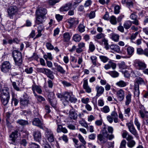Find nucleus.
<instances>
[{
    "mask_svg": "<svg viewBox=\"0 0 148 148\" xmlns=\"http://www.w3.org/2000/svg\"><path fill=\"white\" fill-rule=\"evenodd\" d=\"M97 137L98 140L102 143H105L107 140V138H106L107 137V136L106 134L103 136L101 134H99L98 135Z\"/></svg>",
    "mask_w": 148,
    "mask_h": 148,
    "instance_id": "22",
    "label": "nucleus"
},
{
    "mask_svg": "<svg viewBox=\"0 0 148 148\" xmlns=\"http://www.w3.org/2000/svg\"><path fill=\"white\" fill-rule=\"evenodd\" d=\"M104 67L106 70L109 69L111 67L114 70L116 67V64L111 61H110L108 64L105 65Z\"/></svg>",
    "mask_w": 148,
    "mask_h": 148,
    "instance_id": "19",
    "label": "nucleus"
},
{
    "mask_svg": "<svg viewBox=\"0 0 148 148\" xmlns=\"http://www.w3.org/2000/svg\"><path fill=\"white\" fill-rule=\"evenodd\" d=\"M74 18H70L69 19L68 21V25H69V27H71L73 25H74Z\"/></svg>",
    "mask_w": 148,
    "mask_h": 148,
    "instance_id": "52",
    "label": "nucleus"
},
{
    "mask_svg": "<svg viewBox=\"0 0 148 148\" xmlns=\"http://www.w3.org/2000/svg\"><path fill=\"white\" fill-rule=\"evenodd\" d=\"M79 31L82 33L85 31V26L82 24H80L78 27Z\"/></svg>",
    "mask_w": 148,
    "mask_h": 148,
    "instance_id": "51",
    "label": "nucleus"
},
{
    "mask_svg": "<svg viewBox=\"0 0 148 148\" xmlns=\"http://www.w3.org/2000/svg\"><path fill=\"white\" fill-rule=\"evenodd\" d=\"M118 66L119 69H125L127 68V66L125 64V63L124 62H122L118 64Z\"/></svg>",
    "mask_w": 148,
    "mask_h": 148,
    "instance_id": "45",
    "label": "nucleus"
},
{
    "mask_svg": "<svg viewBox=\"0 0 148 148\" xmlns=\"http://www.w3.org/2000/svg\"><path fill=\"white\" fill-rule=\"evenodd\" d=\"M45 136L47 140L50 143L54 141V137L53 133L49 129H47L45 132Z\"/></svg>",
    "mask_w": 148,
    "mask_h": 148,
    "instance_id": "5",
    "label": "nucleus"
},
{
    "mask_svg": "<svg viewBox=\"0 0 148 148\" xmlns=\"http://www.w3.org/2000/svg\"><path fill=\"white\" fill-rule=\"evenodd\" d=\"M110 48L114 51L119 53L121 52V50L119 46L116 45L112 44L110 46Z\"/></svg>",
    "mask_w": 148,
    "mask_h": 148,
    "instance_id": "26",
    "label": "nucleus"
},
{
    "mask_svg": "<svg viewBox=\"0 0 148 148\" xmlns=\"http://www.w3.org/2000/svg\"><path fill=\"white\" fill-rule=\"evenodd\" d=\"M119 36L116 34H113L111 35V39L114 41L118 42L119 40Z\"/></svg>",
    "mask_w": 148,
    "mask_h": 148,
    "instance_id": "37",
    "label": "nucleus"
},
{
    "mask_svg": "<svg viewBox=\"0 0 148 148\" xmlns=\"http://www.w3.org/2000/svg\"><path fill=\"white\" fill-rule=\"evenodd\" d=\"M135 66L139 69L143 70L146 67V64L143 62L140 61H137L135 63Z\"/></svg>",
    "mask_w": 148,
    "mask_h": 148,
    "instance_id": "20",
    "label": "nucleus"
},
{
    "mask_svg": "<svg viewBox=\"0 0 148 148\" xmlns=\"http://www.w3.org/2000/svg\"><path fill=\"white\" fill-rule=\"evenodd\" d=\"M134 123L136 126L138 130H140V124L138 121V119L136 118H135L134 121Z\"/></svg>",
    "mask_w": 148,
    "mask_h": 148,
    "instance_id": "46",
    "label": "nucleus"
},
{
    "mask_svg": "<svg viewBox=\"0 0 148 148\" xmlns=\"http://www.w3.org/2000/svg\"><path fill=\"white\" fill-rule=\"evenodd\" d=\"M17 123L21 125H24L28 124V122L23 119L18 120L17 121Z\"/></svg>",
    "mask_w": 148,
    "mask_h": 148,
    "instance_id": "42",
    "label": "nucleus"
},
{
    "mask_svg": "<svg viewBox=\"0 0 148 148\" xmlns=\"http://www.w3.org/2000/svg\"><path fill=\"white\" fill-rule=\"evenodd\" d=\"M110 21L111 24L113 25H115L117 23L116 18L114 16L110 17Z\"/></svg>",
    "mask_w": 148,
    "mask_h": 148,
    "instance_id": "38",
    "label": "nucleus"
},
{
    "mask_svg": "<svg viewBox=\"0 0 148 148\" xmlns=\"http://www.w3.org/2000/svg\"><path fill=\"white\" fill-rule=\"evenodd\" d=\"M135 142L134 140H131L128 143L127 146L130 148H132L135 146Z\"/></svg>",
    "mask_w": 148,
    "mask_h": 148,
    "instance_id": "54",
    "label": "nucleus"
},
{
    "mask_svg": "<svg viewBox=\"0 0 148 148\" xmlns=\"http://www.w3.org/2000/svg\"><path fill=\"white\" fill-rule=\"evenodd\" d=\"M83 87L86 92L88 93L91 92V89L88 85L87 79H83Z\"/></svg>",
    "mask_w": 148,
    "mask_h": 148,
    "instance_id": "12",
    "label": "nucleus"
},
{
    "mask_svg": "<svg viewBox=\"0 0 148 148\" xmlns=\"http://www.w3.org/2000/svg\"><path fill=\"white\" fill-rule=\"evenodd\" d=\"M139 113L142 118H148V111L145 110V109L144 107H141V109L139 111Z\"/></svg>",
    "mask_w": 148,
    "mask_h": 148,
    "instance_id": "16",
    "label": "nucleus"
},
{
    "mask_svg": "<svg viewBox=\"0 0 148 148\" xmlns=\"http://www.w3.org/2000/svg\"><path fill=\"white\" fill-rule=\"evenodd\" d=\"M95 16V12L94 11H91L90 13L89 17L90 19H92L94 18Z\"/></svg>",
    "mask_w": 148,
    "mask_h": 148,
    "instance_id": "64",
    "label": "nucleus"
},
{
    "mask_svg": "<svg viewBox=\"0 0 148 148\" xmlns=\"http://www.w3.org/2000/svg\"><path fill=\"white\" fill-rule=\"evenodd\" d=\"M92 3V1L91 0H87L85 1L84 6L86 8L90 6Z\"/></svg>",
    "mask_w": 148,
    "mask_h": 148,
    "instance_id": "58",
    "label": "nucleus"
},
{
    "mask_svg": "<svg viewBox=\"0 0 148 148\" xmlns=\"http://www.w3.org/2000/svg\"><path fill=\"white\" fill-rule=\"evenodd\" d=\"M11 65L8 61L3 62L1 65V70L3 72L6 73L8 72L11 69Z\"/></svg>",
    "mask_w": 148,
    "mask_h": 148,
    "instance_id": "4",
    "label": "nucleus"
},
{
    "mask_svg": "<svg viewBox=\"0 0 148 148\" xmlns=\"http://www.w3.org/2000/svg\"><path fill=\"white\" fill-rule=\"evenodd\" d=\"M127 126L130 132L132 134L135 136L137 135V131L133 123L130 122L128 124Z\"/></svg>",
    "mask_w": 148,
    "mask_h": 148,
    "instance_id": "15",
    "label": "nucleus"
},
{
    "mask_svg": "<svg viewBox=\"0 0 148 148\" xmlns=\"http://www.w3.org/2000/svg\"><path fill=\"white\" fill-rule=\"evenodd\" d=\"M56 67V69L58 72L62 74H64L66 72L65 70L60 65H55Z\"/></svg>",
    "mask_w": 148,
    "mask_h": 148,
    "instance_id": "30",
    "label": "nucleus"
},
{
    "mask_svg": "<svg viewBox=\"0 0 148 148\" xmlns=\"http://www.w3.org/2000/svg\"><path fill=\"white\" fill-rule=\"evenodd\" d=\"M73 39L75 42H79L81 39V37L78 34H75L73 36Z\"/></svg>",
    "mask_w": 148,
    "mask_h": 148,
    "instance_id": "36",
    "label": "nucleus"
},
{
    "mask_svg": "<svg viewBox=\"0 0 148 148\" xmlns=\"http://www.w3.org/2000/svg\"><path fill=\"white\" fill-rule=\"evenodd\" d=\"M30 148H40L39 145L35 143H32L29 144Z\"/></svg>",
    "mask_w": 148,
    "mask_h": 148,
    "instance_id": "61",
    "label": "nucleus"
},
{
    "mask_svg": "<svg viewBox=\"0 0 148 148\" xmlns=\"http://www.w3.org/2000/svg\"><path fill=\"white\" fill-rule=\"evenodd\" d=\"M134 97L138 99L140 94L139 86L138 83H135L134 87Z\"/></svg>",
    "mask_w": 148,
    "mask_h": 148,
    "instance_id": "11",
    "label": "nucleus"
},
{
    "mask_svg": "<svg viewBox=\"0 0 148 148\" xmlns=\"http://www.w3.org/2000/svg\"><path fill=\"white\" fill-rule=\"evenodd\" d=\"M32 89L34 95V93H36L35 91H36L38 94H40L42 92V91L41 88L37 85H34L32 86Z\"/></svg>",
    "mask_w": 148,
    "mask_h": 148,
    "instance_id": "24",
    "label": "nucleus"
},
{
    "mask_svg": "<svg viewBox=\"0 0 148 148\" xmlns=\"http://www.w3.org/2000/svg\"><path fill=\"white\" fill-rule=\"evenodd\" d=\"M32 124L38 127L41 129L43 128V123L38 118H35L32 121Z\"/></svg>",
    "mask_w": 148,
    "mask_h": 148,
    "instance_id": "14",
    "label": "nucleus"
},
{
    "mask_svg": "<svg viewBox=\"0 0 148 148\" xmlns=\"http://www.w3.org/2000/svg\"><path fill=\"white\" fill-rule=\"evenodd\" d=\"M35 26H36L37 27L38 34L36 35L35 38L40 37L42 35L41 32L44 28V27L42 24H36Z\"/></svg>",
    "mask_w": 148,
    "mask_h": 148,
    "instance_id": "17",
    "label": "nucleus"
},
{
    "mask_svg": "<svg viewBox=\"0 0 148 148\" xmlns=\"http://www.w3.org/2000/svg\"><path fill=\"white\" fill-rule=\"evenodd\" d=\"M36 20L35 21L36 24H42V23L46 19L45 16H41L38 14H36Z\"/></svg>",
    "mask_w": 148,
    "mask_h": 148,
    "instance_id": "8",
    "label": "nucleus"
},
{
    "mask_svg": "<svg viewBox=\"0 0 148 148\" xmlns=\"http://www.w3.org/2000/svg\"><path fill=\"white\" fill-rule=\"evenodd\" d=\"M0 97L10 98L9 90L8 88L4 87L3 88Z\"/></svg>",
    "mask_w": 148,
    "mask_h": 148,
    "instance_id": "13",
    "label": "nucleus"
},
{
    "mask_svg": "<svg viewBox=\"0 0 148 148\" xmlns=\"http://www.w3.org/2000/svg\"><path fill=\"white\" fill-rule=\"evenodd\" d=\"M90 59L92 60V64L95 66L96 65L97 57L95 56H92L90 57Z\"/></svg>",
    "mask_w": 148,
    "mask_h": 148,
    "instance_id": "59",
    "label": "nucleus"
},
{
    "mask_svg": "<svg viewBox=\"0 0 148 148\" xmlns=\"http://www.w3.org/2000/svg\"><path fill=\"white\" fill-rule=\"evenodd\" d=\"M132 25V22L130 21H126L123 24V27L126 29H129Z\"/></svg>",
    "mask_w": 148,
    "mask_h": 148,
    "instance_id": "34",
    "label": "nucleus"
},
{
    "mask_svg": "<svg viewBox=\"0 0 148 148\" xmlns=\"http://www.w3.org/2000/svg\"><path fill=\"white\" fill-rule=\"evenodd\" d=\"M20 101L21 107L23 108L27 106L29 103V100L27 96L26 95H25L23 96V98L20 99Z\"/></svg>",
    "mask_w": 148,
    "mask_h": 148,
    "instance_id": "7",
    "label": "nucleus"
},
{
    "mask_svg": "<svg viewBox=\"0 0 148 148\" xmlns=\"http://www.w3.org/2000/svg\"><path fill=\"white\" fill-rule=\"evenodd\" d=\"M34 96L36 98L37 100L39 102H42L45 101V99L42 96L37 95L36 93H34Z\"/></svg>",
    "mask_w": 148,
    "mask_h": 148,
    "instance_id": "39",
    "label": "nucleus"
},
{
    "mask_svg": "<svg viewBox=\"0 0 148 148\" xmlns=\"http://www.w3.org/2000/svg\"><path fill=\"white\" fill-rule=\"evenodd\" d=\"M78 138L81 142L83 145H85L86 144V141L84 139L83 137L80 134H79L78 135Z\"/></svg>",
    "mask_w": 148,
    "mask_h": 148,
    "instance_id": "50",
    "label": "nucleus"
},
{
    "mask_svg": "<svg viewBox=\"0 0 148 148\" xmlns=\"http://www.w3.org/2000/svg\"><path fill=\"white\" fill-rule=\"evenodd\" d=\"M136 82L135 83H138V84H145V83L143 79L140 77H138L136 79Z\"/></svg>",
    "mask_w": 148,
    "mask_h": 148,
    "instance_id": "43",
    "label": "nucleus"
},
{
    "mask_svg": "<svg viewBox=\"0 0 148 148\" xmlns=\"http://www.w3.org/2000/svg\"><path fill=\"white\" fill-rule=\"evenodd\" d=\"M33 136L34 140L40 142L41 139V134L40 131L36 130L33 133Z\"/></svg>",
    "mask_w": 148,
    "mask_h": 148,
    "instance_id": "10",
    "label": "nucleus"
},
{
    "mask_svg": "<svg viewBox=\"0 0 148 148\" xmlns=\"http://www.w3.org/2000/svg\"><path fill=\"white\" fill-rule=\"evenodd\" d=\"M105 37V34L102 33L98 34L94 36V39L95 41L97 42L98 40L104 38Z\"/></svg>",
    "mask_w": 148,
    "mask_h": 148,
    "instance_id": "28",
    "label": "nucleus"
},
{
    "mask_svg": "<svg viewBox=\"0 0 148 148\" xmlns=\"http://www.w3.org/2000/svg\"><path fill=\"white\" fill-rule=\"evenodd\" d=\"M116 95L119 101H122L124 99L125 96L124 91L122 89H120L117 91Z\"/></svg>",
    "mask_w": 148,
    "mask_h": 148,
    "instance_id": "9",
    "label": "nucleus"
},
{
    "mask_svg": "<svg viewBox=\"0 0 148 148\" xmlns=\"http://www.w3.org/2000/svg\"><path fill=\"white\" fill-rule=\"evenodd\" d=\"M109 74L113 77H116L119 76V73L115 71H111L109 72Z\"/></svg>",
    "mask_w": 148,
    "mask_h": 148,
    "instance_id": "44",
    "label": "nucleus"
},
{
    "mask_svg": "<svg viewBox=\"0 0 148 148\" xmlns=\"http://www.w3.org/2000/svg\"><path fill=\"white\" fill-rule=\"evenodd\" d=\"M63 40L64 42H69L70 39L69 34L68 32L64 33L63 34Z\"/></svg>",
    "mask_w": 148,
    "mask_h": 148,
    "instance_id": "35",
    "label": "nucleus"
},
{
    "mask_svg": "<svg viewBox=\"0 0 148 148\" xmlns=\"http://www.w3.org/2000/svg\"><path fill=\"white\" fill-rule=\"evenodd\" d=\"M1 101L2 104L4 106H6L9 102L10 98L0 97Z\"/></svg>",
    "mask_w": 148,
    "mask_h": 148,
    "instance_id": "32",
    "label": "nucleus"
},
{
    "mask_svg": "<svg viewBox=\"0 0 148 148\" xmlns=\"http://www.w3.org/2000/svg\"><path fill=\"white\" fill-rule=\"evenodd\" d=\"M116 84L117 86L121 88H122L125 87L127 85L126 82L123 80H120L117 82Z\"/></svg>",
    "mask_w": 148,
    "mask_h": 148,
    "instance_id": "31",
    "label": "nucleus"
},
{
    "mask_svg": "<svg viewBox=\"0 0 148 148\" xmlns=\"http://www.w3.org/2000/svg\"><path fill=\"white\" fill-rule=\"evenodd\" d=\"M45 142L44 141H43L41 143L44 148H51L49 145L47 144L46 140H45Z\"/></svg>",
    "mask_w": 148,
    "mask_h": 148,
    "instance_id": "55",
    "label": "nucleus"
},
{
    "mask_svg": "<svg viewBox=\"0 0 148 148\" xmlns=\"http://www.w3.org/2000/svg\"><path fill=\"white\" fill-rule=\"evenodd\" d=\"M96 90L97 92L96 96L99 97L104 92V88L102 86H97L95 87Z\"/></svg>",
    "mask_w": 148,
    "mask_h": 148,
    "instance_id": "21",
    "label": "nucleus"
},
{
    "mask_svg": "<svg viewBox=\"0 0 148 148\" xmlns=\"http://www.w3.org/2000/svg\"><path fill=\"white\" fill-rule=\"evenodd\" d=\"M46 46L47 49L49 50H52L54 49L53 46L49 42L46 43Z\"/></svg>",
    "mask_w": 148,
    "mask_h": 148,
    "instance_id": "53",
    "label": "nucleus"
},
{
    "mask_svg": "<svg viewBox=\"0 0 148 148\" xmlns=\"http://www.w3.org/2000/svg\"><path fill=\"white\" fill-rule=\"evenodd\" d=\"M18 9L16 6L10 7L8 10L7 12L10 18H12L13 15L15 14L17 12Z\"/></svg>",
    "mask_w": 148,
    "mask_h": 148,
    "instance_id": "6",
    "label": "nucleus"
},
{
    "mask_svg": "<svg viewBox=\"0 0 148 148\" xmlns=\"http://www.w3.org/2000/svg\"><path fill=\"white\" fill-rule=\"evenodd\" d=\"M79 123L83 127L87 128L88 127V124L85 120L82 119L79 121Z\"/></svg>",
    "mask_w": 148,
    "mask_h": 148,
    "instance_id": "47",
    "label": "nucleus"
},
{
    "mask_svg": "<svg viewBox=\"0 0 148 148\" xmlns=\"http://www.w3.org/2000/svg\"><path fill=\"white\" fill-rule=\"evenodd\" d=\"M59 2V0H49L48 2L49 4L51 5H55L56 3Z\"/></svg>",
    "mask_w": 148,
    "mask_h": 148,
    "instance_id": "57",
    "label": "nucleus"
},
{
    "mask_svg": "<svg viewBox=\"0 0 148 148\" xmlns=\"http://www.w3.org/2000/svg\"><path fill=\"white\" fill-rule=\"evenodd\" d=\"M127 54L130 56L133 55L134 53V48L131 46L128 47L127 49Z\"/></svg>",
    "mask_w": 148,
    "mask_h": 148,
    "instance_id": "33",
    "label": "nucleus"
},
{
    "mask_svg": "<svg viewBox=\"0 0 148 148\" xmlns=\"http://www.w3.org/2000/svg\"><path fill=\"white\" fill-rule=\"evenodd\" d=\"M89 50L91 52H92L95 49V45L92 42H90L89 45Z\"/></svg>",
    "mask_w": 148,
    "mask_h": 148,
    "instance_id": "49",
    "label": "nucleus"
},
{
    "mask_svg": "<svg viewBox=\"0 0 148 148\" xmlns=\"http://www.w3.org/2000/svg\"><path fill=\"white\" fill-rule=\"evenodd\" d=\"M99 58L101 61L104 63L106 62L109 60L108 57L103 55L99 56Z\"/></svg>",
    "mask_w": 148,
    "mask_h": 148,
    "instance_id": "41",
    "label": "nucleus"
},
{
    "mask_svg": "<svg viewBox=\"0 0 148 148\" xmlns=\"http://www.w3.org/2000/svg\"><path fill=\"white\" fill-rule=\"evenodd\" d=\"M63 103L64 106L68 104L69 101L71 103H75L77 101V99L73 95L71 92H65L63 93Z\"/></svg>",
    "mask_w": 148,
    "mask_h": 148,
    "instance_id": "1",
    "label": "nucleus"
},
{
    "mask_svg": "<svg viewBox=\"0 0 148 148\" xmlns=\"http://www.w3.org/2000/svg\"><path fill=\"white\" fill-rule=\"evenodd\" d=\"M18 130H16L12 132L11 134L9 135V142L10 143L13 145H16V140L18 137Z\"/></svg>",
    "mask_w": 148,
    "mask_h": 148,
    "instance_id": "3",
    "label": "nucleus"
},
{
    "mask_svg": "<svg viewBox=\"0 0 148 148\" xmlns=\"http://www.w3.org/2000/svg\"><path fill=\"white\" fill-rule=\"evenodd\" d=\"M132 95L130 92L128 93L125 96L126 100L125 101V105L126 106L128 105L131 101Z\"/></svg>",
    "mask_w": 148,
    "mask_h": 148,
    "instance_id": "27",
    "label": "nucleus"
},
{
    "mask_svg": "<svg viewBox=\"0 0 148 148\" xmlns=\"http://www.w3.org/2000/svg\"><path fill=\"white\" fill-rule=\"evenodd\" d=\"M69 116L71 119L75 120L77 117V115L75 112L70 110L69 112Z\"/></svg>",
    "mask_w": 148,
    "mask_h": 148,
    "instance_id": "29",
    "label": "nucleus"
},
{
    "mask_svg": "<svg viewBox=\"0 0 148 148\" xmlns=\"http://www.w3.org/2000/svg\"><path fill=\"white\" fill-rule=\"evenodd\" d=\"M33 71V68L30 67L29 68H27L25 69L24 71L28 74L32 73Z\"/></svg>",
    "mask_w": 148,
    "mask_h": 148,
    "instance_id": "56",
    "label": "nucleus"
},
{
    "mask_svg": "<svg viewBox=\"0 0 148 148\" xmlns=\"http://www.w3.org/2000/svg\"><path fill=\"white\" fill-rule=\"evenodd\" d=\"M101 111L105 113H107L110 111V109L109 107L107 106H105L101 109Z\"/></svg>",
    "mask_w": 148,
    "mask_h": 148,
    "instance_id": "40",
    "label": "nucleus"
},
{
    "mask_svg": "<svg viewBox=\"0 0 148 148\" xmlns=\"http://www.w3.org/2000/svg\"><path fill=\"white\" fill-rule=\"evenodd\" d=\"M71 4L70 3L66 4L60 9V11L61 12L67 11L71 8Z\"/></svg>",
    "mask_w": 148,
    "mask_h": 148,
    "instance_id": "23",
    "label": "nucleus"
},
{
    "mask_svg": "<svg viewBox=\"0 0 148 148\" xmlns=\"http://www.w3.org/2000/svg\"><path fill=\"white\" fill-rule=\"evenodd\" d=\"M44 74H45L48 77L51 79H53L54 78L53 72L49 69H46Z\"/></svg>",
    "mask_w": 148,
    "mask_h": 148,
    "instance_id": "25",
    "label": "nucleus"
},
{
    "mask_svg": "<svg viewBox=\"0 0 148 148\" xmlns=\"http://www.w3.org/2000/svg\"><path fill=\"white\" fill-rule=\"evenodd\" d=\"M12 56L15 64L20 66L22 62V56L21 53L17 50H14L12 52Z\"/></svg>",
    "mask_w": 148,
    "mask_h": 148,
    "instance_id": "2",
    "label": "nucleus"
},
{
    "mask_svg": "<svg viewBox=\"0 0 148 148\" xmlns=\"http://www.w3.org/2000/svg\"><path fill=\"white\" fill-rule=\"evenodd\" d=\"M102 41L104 42V47L106 50H108L110 48V46L108 45V41L107 40L104 39Z\"/></svg>",
    "mask_w": 148,
    "mask_h": 148,
    "instance_id": "48",
    "label": "nucleus"
},
{
    "mask_svg": "<svg viewBox=\"0 0 148 148\" xmlns=\"http://www.w3.org/2000/svg\"><path fill=\"white\" fill-rule=\"evenodd\" d=\"M126 143V141L125 140H123L121 143L119 148H125Z\"/></svg>",
    "mask_w": 148,
    "mask_h": 148,
    "instance_id": "60",
    "label": "nucleus"
},
{
    "mask_svg": "<svg viewBox=\"0 0 148 148\" xmlns=\"http://www.w3.org/2000/svg\"><path fill=\"white\" fill-rule=\"evenodd\" d=\"M47 13V10L42 8H39L36 10V14H38L41 16H45Z\"/></svg>",
    "mask_w": 148,
    "mask_h": 148,
    "instance_id": "18",
    "label": "nucleus"
},
{
    "mask_svg": "<svg viewBox=\"0 0 148 148\" xmlns=\"http://www.w3.org/2000/svg\"><path fill=\"white\" fill-rule=\"evenodd\" d=\"M55 17L58 22L61 21L63 18V16L62 15H60L59 14H57L55 16Z\"/></svg>",
    "mask_w": 148,
    "mask_h": 148,
    "instance_id": "63",
    "label": "nucleus"
},
{
    "mask_svg": "<svg viewBox=\"0 0 148 148\" xmlns=\"http://www.w3.org/2000/svg\"><path fill=\"white\" fill-rule=\"evenodd\" d=\"M50 103L51 105L53 108L56 107V106L57 104V102L56 101L55 99L50 100Z\"/></svg>",
    "mask_w": 148,
    "mask_h": 148,
    "instance_id": "62",
    "label": "nucleus"
}]
</instances>
